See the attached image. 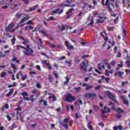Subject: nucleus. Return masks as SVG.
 <instances>
[{
  "label": "nucleus",
  "instance_id": "f257e3e1",
  "mask_svg": "<svg viewBox=\"0 0 130 130\" xmlns=\"http://www.w3.org/2000/svg\"><path fill=\"white\" fill-rule=\"evenodd\" d=\"M105 3V0H103L102 2L103 6H106L107 7H108L109 12H113V10H112V8H111V6L113 7V8H115V5H114L115 1L107 0L106 2V4Z\"/></svg>",
  "mask_w": 130,
  "mask_h": 130
},
{
  "label": "nucleus",
  "instance_id": "f03ea898",
  "mask_svg": "<svg viewBox=\"0 0 130 130\" xmlns=\"http://www.w3.org/2000/svg\"><path fill=\"white\" fill-rule=\"evenodd\" d=\"M24 55H26L27 56H33V52H34V51L30 48L29 45H27L26 46V50H24L23 51Z\"/></svg>",
  "mask_w": 130,
  "mask_h": 130
},
{
  "label": "nucleus",
  "instance_id": "7ed1b4c3",
  "mask_svg": "<svg viewBox=\"0 0 130 130\" xmlns=\"http://www.w3.org/2000/svg\"><path fill=\"white\" fill-rule=\"evenodd\" d=\"M76 100H77V99L73 96V95L71 94H67V96L66 99V101H67L68 102H70V103H72L74 102V101H76Z\"/></svg>",
  "mask_w": 130,
  "mask_h": 130
},
{
  "label": "nucleus",
  "instance_id": "20e7f679",
  "mask_svg": "<svg viewBox=\"0 0 130 130\" xmlns=\"http://www.w3.org/2000/svg\"><path fill=\"white\" fill-rule=\"evenodd\" d=\"M24 16L25 17L22 18L20 22L18 23V27H21V26H24V24H21V25H20V24H22V23H24V22H25V21H27L28 20H29V16H28L27 14H23Z\"/></svg>",
  "mask_w": 130,
  "mask_h": 130
},
{
  "label": "nucleus",
  "instance_id": "39448f33",
  "mask_svg": "<svg viewBox=\"0 0 130 130\" xmlns=\"http://www.w3.org/2000/svg\"><path fill=\"white\" fill-rule=\"evenodd\" d=\"M87 64L85 63V62L83 61L80 64V69L82 71L84 72L85 73H87L88 72V68H87Z\"/></svg>",
  "mask_w": 130,
  "mask_h": 130
},
{
  "label": "nucleus",
  "instance_id": "423d86ee",
  "mask_svg": "<svg viewBox=\"0 0 130 130\" xmlns=\"http://www.w3.org/2000/svg\"><path fill=\"white\" fill-rule=\"evenodd\" d=\"M106 94L108 95L109 98H110V99H111L113 101H114L115 102H118L115 99V95H113V94L111 93V92H110L109 91H107Z\"/></svg>",
  "mask_w": 130,
  "mask_h": 130
},
{
  "label": "nucleus",
  "instance_id": "0eeeda50",
  "mask_svg": "<svg viewBox=\"0 0 130 130\" xmlns=\"http://www.w3.org/2000/svg\"><path fill=\"white\" fill-rule=\"evenodd\" d=\"M85 98H96L97 97V95L95 94V93H92V92H89L86 93L85 95Z\"/></svg>",
  "mask_w": 130,
  "mask_h": 130
},
{
  "label": "nucleus",
  "instance_id": "6e6552de",
  "mask_svg": "<svg viewBox=\"0 0 130 130\" xmlns=\"http://www.w3.org/2000/svg\"><path fill=\"white\" fill-rule=\"evenodd\" d=\"M72 0H67L65 1V4H61L59 7H71V4H72Z\"/></svg>",
  "mask_w": 130,
  "mask_h": 130
},
{
  "label": "nucleus",
  "instance_id": "1a4fd4ad",
  "mask_svg": "<svg viewBox=\"0 0 130 130\" xmlns=\"http://www.w3.org/2000/svg\"><path fill=\"white\" fill-rule=\"evenodd\" d=\"M73 11H75V9L74 8H71L67 11V12L68 15L67 17V19H70V18L72 16V12H73Z\"/></svg>",
  "mask_w": 130,
  "mask_h": 130
},
{
  "label": "nucleus",
  "instance_id": "9d476101",
  "mask_svg": "<svg viewBox=\"0 0 130 130\" xmlns=\"http://www.w3.org/2000/svg\"><path fill=\"white\" fill-rule=\"evenodd\" d=\"M65 45L67 47H68L70 50L71 49H74L75 48L74 47V46L73 45H70V43H69V41H66L65 42Z\"/></svg>",
  "mask_w": 130,
  "mask_h": 130
},
{
  "label": "nucleus",
  "instance_id": "9b49d317",
  "mask_svg": "<svg viewBox=\"0 0 130 130\" xmlns=\"http://www.w3.org/2000/svg\"><path fill=\"white\" fill-rule=\"evenodd\" d=\"M43 63L46 64V66H47L48 69H49L50 71H51V70H52V67H51V65H50V63H47V61H46V60H44L43 61Z\"/></svg>",
  "mask_w": 130,
  "mask_h": 130
},
{
  "label": "nucleus",
  "instance_id": "f8f14e48",
  "mask_svg": "<svg viewBox=\"0 0 130 130\" xmlns=\"http://www.w3.org/2000/svg\"><path fill=\"white\" fill-rule=\"evenodd\" d=\"M121 99H122L123 103L125 105H129V103H128V100H127V99H125V98H124V96H121Z\"/></svg>",
  "mask_w": 130,
  "mask_h": 130
},
{
  "label": "nucleus",
  "instance_id": "ddd939ff",
  "mask_svg": "<svg viewBox=\"0 0 130 130\" xmlns=\"http://www.w3.org/2000/svg\"><path fill=\"white\" fill-rule=\"evenodd\" d=\"M102 111L105 113H108L110 111V109L107 108V107H104V109H102Z\"/></svg>",
  "mask_w": 130,
  "mask_h": 130
},
{
  "label": "nucleus",
  "instance_id": "4468645a",
  "mask_svg": "<svg viewBox=\"0 0 130 130\" xmlns=\"http://www.w3.org/2000/svg\"><path fill=\"white\" fill-rule=\"evenodd\" d=\"M117 75L118 77H120L121 78V77H122V75H124V73L122 72L118 71L117 73H115L114 76L116 77Z\"/></svg>",
  "mask_w": 130,
  "mask_h": 130
},
{
  "label": "nucleus",
  "instance_id": "2eb2a0df",
  "mask_svg": "<svg viewBox=\"0 0 130 130\" xmlns=\"http://www.w3.org/2000/svg\"><path fill=\"white\" fill-rule=\"evenodd\" d=\"M59 9H57L54 11H53V14H61L62 12H63V9H62L61 11H60Z\"/></svg>",
  "mask_w": 130,
  "mask_h": 130
},
{
  "label": "nucleus",
  "instance_id": "dca6fc26",
  "mask_svg": "<svg viewBox=\"0 0 130 130\" xmlns=\"http://www.w3.org/2000/svg\"><path fill=\"white\" fill-rule=\"evenodd\" d=\"M14 25L15 24L14 23L9 24V25L6 28V30L7 31H11V29H12V28H13V27H14Z\"/></svg>",
  "mask_w": 130,
  "mask_h": 130
},
{
  "label": "nucleus",
  "instance_id": "f3484780",
  "mask_svg": "<svg viewBox=\"0 0 130 130\" xmlns=\"http://www.w3.org/2000/svg\"><path fill=\"white\" fill-rule=\"evenodd\" d=\"M99 19L96 20V23H103L104 22V20H103L104 17L99 16Z\"/></svg>",
  "mask_w": 130,
  "mask_h": 130
},
{
  "label": "nucleus",
  "instance_id": "a211bd4d",
  "mask_svg": "<svg viewBox=\"0 0 130 130\" xmlns=\"http://www.w3.org/2000/svg\"><path fill=\"white\" fill-rule=\"evenodd\" d=\"M39 32L41 34H43V35H44L45 36H48V35L47 34V32L45 31L44 29H41V30H39Z\"/></svg>",
  "mask_w": 130,
  "mask_h": 130
},
{
  "label": "nucleus",
  "instance_id": "6ab92c4d",
  "mask_svg": "<svg viewBox=\"0 0 130 130\" xmlns=\"http://www.w3.org/2000/svg\"><path fill=\"white\" fill-rule=\"evenodd\" d=\"M13 92H14V89H10L9 92L6 94V96H7L8 97H10V96L11 94H12Z\"/></svg>",
  "mask_w": 130,
  "mask_h": 130
},
{
  "label": "nucleus",
  "instance_id": "aec40b11",
  "mask_svg": "<svg viewBox=\"0 0 130 130\" xmlns=\"http://www.w3.org/2000/svg\"><path fill=\"white\" fill-rule=\"evenodd\" d=\"M87 22H90L88 24H87V26H92V25L94 24V22L92 19L90 20V19H89V18H88Z\"/></svg>",
  "mask_w": 130,
  "mask_h": 130
},
{
  "label": "nucleus",
  "instance_id": "412c9836",
  "mask_svg": "<svg viewBox=\"0 0 130 130\" xmlns=\"http://www.w3.org/2000/svg\"><path fill=\"white\" fill-rule=\"evenodd\" d=\"M79 103L80 105H82L83 104V101L81 100H78L75 103V105H79Z\"/></svg>",
  "mask_w": 130,
  "mask_h": 130
},
{
  "label": "nucleus",
  "instance_id": "4be33fe9",
  "mask_svg": "<svg viewBox=\"0 0 130 130\" xmlns=\"http://www.w3.org/2000/svg\"><path fill=\"white\" fill-rule=\"evenodd\" d=\"M38 8V5L35 6L34 7H31L28 10L29 12H32V11H35L36 8Z\"/></svg>",
  "mask_w": 130,
  "mask_h": 130
},
{
  "label": "nucleus",
  "instance_id": "5701e85b",
  "mask_svg": "<svg viewBox=\"0 0 130 130\" xmlns=\"http://www.w3.org/2000/svg\"><path fill=\"white\" fill-rule=\"evenodd\" d=\"M115 110L117 111L118 113H123V112H124V111H123V110L120 108H118L115 109Z\"/></svg>",
  "mask_w": 130,
  "mask_h": 130
},
{
  "label": "nucleus",
  "instance_id": "b1692460",
  "mask_svg": "<svg viewBox=\"0 0 130 130\" xmlns=\"http://www.w3.org/2000/svg\"><path fill=\"white\" fill-rule=\"evenodd\" d=\"M20 75L21 76V79L22 81H25L26 79L27 78V75H24L22 74V72H20Z\"/></svg>",
  "mask_w": 130,
  "mask_h": 130
},
{
  "label": "nucleus",
  "instance_id": "393cba45",
  "mask_svg": "<svg viewBox=\"0 0 130 130\" xmlns=\"http://www.w3.org/2000/svg\"><path fill=\"white\" fill-rule=\"evenodd\" d=\"M9 108H10V106H9V104H6L2 108V110H5V109H9Z\"/></svg>",
  "mask_w": 130,
  "mask_h": 130
},
{
  "label": "nucleus",
  "instance_id": "a878e982",
  "mask_svg": "<svg viewBox=\"0 0 130 130\" xmlns=\"http://www.w3.org/2000/svg\"><path fill=\"white\" fill-rule=\"evenodd\" d=\"M22 15H24V14H19L17 13L15 14V17L16 19H20L21 17H22Z\"/></svg>",
  "mask_w": 130,
  "mask_h": 130
},
{
  "label": "nucleus",
  "instance_id": "bb28decb",
  "mask_svg": "<svg viewBox=\"0 0 130 130\" xmlns=\"http://www.w3.org/2000/svg\"><path fill=\"white\" fill-rule=\"evenodd\" d=\"M87 127H88V128H89V129L90 130H94L93 129V127H92V126H91V121H89L87 123Z\"/></svg>",
  "mask_w": 130,
  "mask_h": 130
},
{
  "label": "nucleus",
  "instance_id": "cd10ccee",
  "mask_svg": "<svg viewBox=\"0 0 130 130\" xmlns=\"http://www.w3.org/2000/svg\"><path fill=\"white\" fill-rule=\"evenodd\" d=\"M66 81L64 82V85H68L69 82H70V79L68 77H65Z\"/></svg>",
  "mask_w": 130,
  "mask_h": 130
},
{
  "label": "nucleus",
  "instance_id": "c85d7f7f",
  "mask_svg": "<svg viewBox=\"0 0 130 130\" xmlns=\"http://www.w3.org/2000/svg\"><path fill=\"white\" fill-rule=\"evenodd\" d=\"M59 125H62V126H63L66 129H68V128H69V126H68V125L63 124L62 123H60V122Z\"/></svg>",
  "mask_w": 130,
  "mask_h": 130
},
{
  "label": "nucleus",
  "instance_id": "c756f323",
  "mask_svg": "<svg viewBox=\"0 0 130 130\" xmlns=\"http://www.w3.org/2000/svg\"><path fill=\"white\" fill-rule=\"evenodd\" d=\"M74 90L77 93H79V92H81V87H74Z\"/></svg>",
  "mask_w": 130,
  "mask_h": 130
},
{
  "label": "nucleus",
  "instance_id": "7c9ffc66",
  "mask_svg": "<svg viewBox=\"0 0 130 130\" xmlns=\"http://www.w3.org/2000/svg\"><path fill=\"white\" fill-rule=\"evenodd\" d=\"M54 79L52 78V76L49 75V80L50 83H52L53 82Z\"/></svg>",
  "mask_w": 130,
  "mask_h": 130
},
{
  "label": "nucleus",
  "instance_id": "2f4dec72",
  "mask_svg": "<svg viewBox=\"0 0 130 130\" xmlns=\"http://www.w3.org/2000/svg\"><path fill=\"white\" fill-rule=\"evenodd\" d=\"M20 93L21 94V95H22V96H26L27 97H28V93H27V92L25 91H23V92H20Z\"/></svg>",
  "mask_w": 130,
  "mask_h": 130
},
{
  "label": "nucleus",
  "instance_id": "473e14b6",
  "mask_svg": "<svg viewBox=\"0 0 130 130\" xmlns=\"http://www.w3.org/2000/svg\"><path fill=\"white\" fill-rule=\"evenodd\" d=\"M118 68H122L123 67V62L120 61V64H118Z\"/></svg>",
  "mask_w": 130,
  "mask_h": 130
},
{
  "label": "nucleus",
  "instance_id": "72a5a7b5",
  "mask_svg": "<svg viewBox=\"0 0 130 130\" xmlns=\"http://www.w3.org/2000/svg\"><path fill=\"white\" fill-rule=\"evenodd\" d=\"M25 24H27V25H34V23L32 21V20H29L27 22H26Z\"/></svg>",
  "mask_w": 130,
  "mask_h": 130
},
{
  "label": "nucleus",
  "instance_id": "f704fd0d",
  "mask_svg": "<svg viewBox=\"0 0 130 130\" xmlns=\"http://www.w3.org/2000/svg\"><path fill=\"white\" fill-rule=\"evenodd\" d=\"M20 48H23V49H25V50H26V49H27V47L26 48L24 46H20V45H18L17 46V48H18V50L20 49Z\"/></svg>",
  "mask_w": 130,
  "mask_h": 130
},
{
  "label": "nucleus",
  "instance_id": "c9c22d12",
  "mask_svg": "<svg viewBox=\"0 0 130 130\" xmlns=\"http://www.w3.org/2000/svg\"><path fill=\"white\" fill-rule=\"evenodd\" d=\"M93 108L95 110V111H98V110H99V107L98 106H93Z\"/></svg>",
  "mask_w": 130,
  "mask_h": 130
},
{
  "label": "nucleus",
  "instance_id": "e433bc0d",
  "mask_svg": "<svg viewBox=\"0 0 130 130\" xmlns=\"http://www.w3.org/2000/svg\"><path fill=\"white\" fill-rule=\"evenodd\" d=\"M14 39L13 40H11L12 42V44H15V43H16V37L15 36H13Z\"/></svg>",
  "mask_w": 130,
  "mask_h": 130
},
{
  "label": "nucleus",
  "instance_id": "4c0bfd02",
  "mask_svg": "<svg viewBox=\"0 0 130 130\" xmlns=\"http://www.w3.org/2000/svg\"><path fill=\"white\" fill-rule=\"evenodd\" d=\"M11 67L14 70H17V67L16 66V64L11 63Z\"/></svg>",
  "mask_w": 130,
  "mask_h": 130
},
{
  "label": "nucleus",
  "instance_id": "58836bf2",
  "mask_svg": "<svg viewBox=\"0 0 130 130\" xmlns=\"http://www.w3.org/2000/svg\"><path fill=\"white\" fill-rule=\"evenodd\" d=\"M125 63L127 65V68H130V62L129 61H125Z\"/></svg>",
  "mask_w": 130,
  "mask_h": 130
},
{
  "label": "nucleus",
  "instance_id": "ea45409f",
  "mask_svg": "<svg viewBox=\"0 0 130 130\" xmlns=\"http://www.w3.org/2000/svg\"><path fill=\"white\" fill-rule=\"evenodd\" d=\"M102 63H101L100 64H98V69L99 70H100V71H102Z\"/></svg>",
  "mask_w": 130,
  "mask_h": 130
},
{
  "label": "nucleus",
  "instance_id": "a19ab883",
  "mask_svg": "<svg viewBox=\"0 0 130 130\" xmlns=\"http://www.w3.org/2000/svg\"><path fill=\"white\" fill-rule=\"evenodd\" d=\"M115 116L117 118H120L121 117V114H120V113H118Z\"/></svg>",
  "mask_w": 130,
  "mask_h": 130
},
{
  "label": "nucleus",
  "instance_id": "79ce46f5",
  "mask_svg": "<svg viewBox=\"0 0 130 130\" xmlns=\"http://www.w3.org/2000/svg\"><path fill=\"white\" fill-rule=\"evenodd\" d=\"M65 63L66 64H68L69 67H72V63H71V62L68 61H65Z\"/></svg>",
  "mask_w": 130,
  "mask_h": 130
},
{
  "label": "nucleus",
  "instance_id": "37998d69",
  "mask_svg": "<svg viewBox=\"0 0 130 130\" xmlns=\"http://www.w3.org/2000/svg\"><path fill=\"white\" fill-rule=\"evenodd\" d=\"M16 86V82H13L12 85H8V88H11V87H15Z\"/></svg>",
  "mask_w": 130,
  "mask_h": 130
},
{
  "label": "nucleus",
  "instance_id": "c03bdc74",
  "mask_svg": "<svg viewBox=\"0 0 130 130\" xmlns=\"http://www.w3.org/2000/svg\"><path fill=\"white\" fill-rule=\"evenodd\" d=\"M5 76H7V73L6 72H3L1 75V77H2V78H4Z\"/></svg>",
  "mask_w": 130,
  "mask_h": 130
},
{
  "label": "nucleus",
  "instance_id": "a18cd8bd",
  "mask_svg": "<svg viewBox=\"0 0 130 130\" xmlns=\"http://www.w3.org/2000/svg\"><path fill=\"white\" fill-rule=\"evenodd\" d=\"M23 41H24V42H22L23 44H27L29 42L28 40H25V39H24V40H23Z\"/></svg>",
  "mask_w": 130,
  "mask_h": 130
},
{
  "label": "nucleus",
  "instance_id": "49530a36",
  "mask_svg": "<svg viewBox=\"0 0 130 130\" xmlns=\"http://www.w3.org/2000/svg\"><path fill=\"white\" fill-rule=\"evenodd\" d=\"M70 118H65L63 120V122H64V123H67V122H68V121H69Z\"/></svg>",
  "mask_w": 130,
  "mask_h": 130
},
{
  "label": "nucleus",
  "instance_id": "de8ad7c7",
  "mask_svg": "<svg viewBox=\"0 0 130 130\" xmlns=\"http://www.w3.org/2000/svg\"><path fill=\"white\" fill-rule=\"evenodd\" d=\"M22 2H23L25 5H28L29 4V1L28 0H22Z\"/></svg>",
  "mask_w": 130,
  "mask_h": 130
},
{
  "label": "nucleus",
  "instance_id": "09e8293b",
  "mask_svg": "<svg viewBox=\"0 0 130 130\" xmlns=\"http://www.w3.org/2000/svg\"><path fill=\"white\" fill-rule=\"evenodd\" d=\"M60 30H61V31H64V30H66V27H65L64 25H62L61 26Z\"/></svg>",
  "mask_w": 130,
  "mask_h": 130
},
{
  "label": "nucleus",
  "instance_id": "8fccbe9b",
  "mask_svg": "<svg viewBox=\"0 0 130 130\" xmlns=\"http://www.w3.org/2000/svg\"><path fill=\"white\" fill-rule=\"evenodd\" d=\"M122 34L123 36H125L126 35V31H125V29H123Z\"/></svg>",
  "mask_w": 130,
  "mask_h": 130
},
{
  "label": "nucleus",
  "instance_id": "3c124183",
  "mask_svg": "<svg viewBox=\"0 0 130 130\" xmlns=\"http://www.w3.org/2000/svg\"><path fill=\"white\" fill-rule=\"evenodd\" d=\"M89 55H82V56L81 57V58H87V57H88Z\"/></svg>",
  "mask_w": 130,
  "mask_h": 130
},
{
  "label": "nucleus",
  "instance_id": "603ef678",
  "mask_svg": "<svg viewBox=\"0 0 130 130\" xmlns=\"http://www.w3.org/2000/svg\"><path fill=\"white\" fill-rule=\"evenodd\" d=\"M111 64H112V66L113 67H115V64H116V62H115V61H112Z\"/></svg>",
  "mask_w": 130,
  "mask_h": 130
},
{
  "label": "nucleus",
  "instance_id": "864d4df0",
  "mask_svg": "<svg viewBox=\"0 0 130 130\" xmlns=\"http://www.w3.org/2000/svg\"><path fill=\"white\" fill-rule=\"evenodd\" d=\"M91 88H92V86L90 85V86H87L85 90H89V89H91Z\"/></svg>",
  "mask_w": 130,
  "mask_h": 130
},
{
  "label": "nucleus",
  "instance_id": "5fc2aeb1",
  "mask_svg": "<svg viewBox=\"0 0 130 130\" xmlns=\"http://www.w3.org/2000/svg\"><path fill=\"white\" fill-rule=\"evenodd\" d=\"M36 68H37V70H39V71H41V67H40V66L37 65L36 66Z\"/></svg>",
  "mask_w": 130,
  "mask_h": 130
},
{
  "label": "nucleus",
  "instance_id": "6e6d98bb",
  "mask_svg": "<svg viewBox=\"0 0 130 130\" xmlns=\"http://www.w3.org/2000/svg\"><path fill=\"white\" fill-rule=\"evenodd\" d=\"M120 56H121V53L118 52L117 54L116 57H120Z\"/></svg>",
  "mask_w": 130,
  "mask_h": 130
},
{
  "label": "nucleus",
  "instance_id": "4d7b16f0",
  "mask_svg": "<svg viewBox=\"0 0 130 130\" xmlns=\"http://www.w3.org/2000/svg\"><path fill=\"white\" fill-rule=\"evenodd\" d=\"M37 88H38L39 89H40L41 88V86L40 85V83H37L36 84Z\"/></svg>",
  "mask_w": 130,
  "mask_h": 130
},
{
  "label": "nucleus",
  "instance_id": "13d9d810",
  "mask_svg": "<svg viewBox=\"0 0 130 130\" xmlns=\"http://www.w3.org/2000/svg\"><path fill=\"white\" fill-rule=\"evenodd\" d=\"M100 88H101V86L99 85V86H96L94 89H95V90H100Z\"/></svg>",
  "mask_w": 130,
  "mask_h": 130
},
{
  "label": "nucleus",
  "instance_id": "bf43d9fd",
  "mask_svg": "<svg viewBox=\"0 0 130 130\" xmlns=\"http://www.w3.org/2000/svg\"><path fill=\"white\" fill-rule=\"evenodd\" d=\"M7 117L8 121H10L11 120V119H12V117H11V116H10V115H7Z\"/></svg>",
  "mask_w": 130,
  "mask_h": 130
},
{
  "label": "nucleus",
  "instance_id": "052dcab7",
  "mask_svg": "<svg viewBox=\"0 0 130 130\" xmlns=\"http://www.w3.org/2000/svg\"><path fill=\"white\" fill-rule=\"evenodd\" d=\"M101 36H102V37H105V31H102L101 33Z\"/></svg>",
  "mask_w": 130,
  "mask_h": 130
},
{
  "label": "nucleus",
  "instance_id": "680f3d73",
  "mask_svg": "<svg viewBox=\"0 0 130 130\" xmlns=\"http://www.w3.org/2000/svg\"><path fill=\"white\" fill-rule=\"evenodd\" d=\"M104 113H105L103 112V113L101 115V117L103 118V119H104V118H105V117H106V116H105V115H104Z\"/></svg>",
  "mask_w": 130,
  "mask_h": 130
},
{
  "label": "nucleus",
  "instance_id": "e2e57ef3",
  "mask_svg": "<svg viewBox=\"0 0 130 130\" xmlns=\"http://www.w3.org/2000/svg\"><path fill=\"white\" fill-rule=\"evenodd\" d=\"M128 82L127 81H125V82H122L121 83V86H124V84H127Z\"/></svg>",
  "mask_w": 130,
  "mask_h": 130
},
{
  "label": "nucleus",
  "instance_id": "0e129e2a",
  "mask_svg": "<svg viewBox=\"0 0 130 130\" xmlns=\"http://www.w3.org/2000/svg\"><path fill=\"white\" fill-rule=\"evenodd\" d=\"M49 19L51 20V21H53V20H55V18H54V17L52 16V17H49Z\"/></svg>",
  "mask_w": 130,
  "mask_h": 130
},
{
  "label": "nucleus",
  "instance_id": "69168bd1",
  "mask_svg": "<svg viewBox=\"0 0 130 130\" xmlns=\"http://www.w3.org/2000/svg\"><path fill=\"white\" fill-rule=\"evenodd\" d=\"M30 76H32V75L34 74H36V72H35V71H31L30 73H29Z\"/></svg>",
  "mask_w": 130,
  "mask_h": 130
},
{
  "label": "nucleus",
  "instance_id": "338daca9",
  "mask_svg": "<svg viewBox=\"0 0 130 130\" xmlns=\"http://www.w3.org/2000/svg\"><path fill=\"white\" fill-rule=\"evenodd\" d=\"M75 116V118L77 119L79 118V114H78V113H76Z\"/></svg>",
  "mask_w": 130,
  "mask_h": 130
},
{
  "label": "nucleus",
  "instance_id": "774afa93",
  "mask_svg": "<svg viewBox=\"0 0 130 130\" xmlns=\"http://www.w3.org/2000/svg\"><path fill=\"white\" fill-rule=\"evenodd\" d=\"M126 74H130V70L129 69H126Z\"/></svg>",
  "mask_w": 130,
  "mask_h": 130
}]
</instances>
